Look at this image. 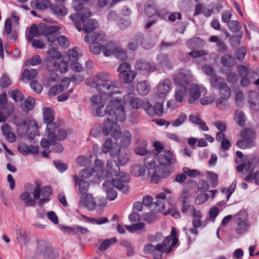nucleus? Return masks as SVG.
<instances>
[{
    "label": "nucleus",
    "mask_w": 259,
    "mask_h": 259,
    "mask_svg": "<svg viewBox=\"0 0 259 259\" xmlns=\"http://www.w3.org/2000/svg\"><path fill=\"white\" fill-rule=\"evenodd\" d=\"M105 114L107 120L102 127V133L105 136H110L117 140L121 134L120 127L117 122L123 121L125 118L124 107L119 101H111L107 105Z\"/></svg>",
    "instance_id": "obj_1"
},
{
    "label": "nucleus",
    "mask_w": 259,
    "mask_h": 259,
    "mask_svg": "<svg viewBox=\"0 0 259 259\" xmlns=\"http://www.w3.org/2000/svg\"><path fill=\"white\" fill-rule=\"evenodd\" d=\"M45 135L48 137V139L42 138L40 141V146L44 149H49L50 145H54L57 141L65 139L67 133L66 130L56 131L46 130Z\"/></svg>",
    "instance_id": "obj_2"
},
{
    "label": "nucleus",
    "mask_w": 259,
    "mask_h": 259,
    "mask_svg": "<svg viewBox=\"0 0 259 259\" xmlns=\"http://www.w3.org/2000/svg\"><path fill=\"white\" fill-rule=\"evenodd\" d=\"M77 29L80 31L82 29L81 25H83L82 30L84 32H91L97 26V21L90 17H69Z\"/></svg>",
    "instance_id": "obj_3"
},
{
    "label": "nucleus",
    "mask_w": 259,
    "mask_h": 259,
    "mask_svg": "<svg viewBox=\"0 0 259 259\" xmlns=\"http://www.w3.org/2000/svg\"><path fill=\"white\" fill-rule=\"evenodd\" d=\"M144 9L147 16H175L174 13H170L166 8L158 9L153 0H148L145 3Z\"/></svg>",
    "instance_id": "obj_4"
},
{
    "label": "nucleus",
    "mask_w": 259,
    "mask_h": 259,
    "mask_svg": "<svg viewBox=\"0 0 259 259\" xmlns=\"http://www.w3.org/2000/svg\"><path fill=\"white\" fill-rule=\"evenodd\" d=\"M54 110L50 108H46L44 109L43 119L44 122L47 124L46 130L56 131L57 130H65L61 126V121L54 122Z\"/></svg>",
    "instance_id": "obj_5"
},
{
    "label": "nucleus",
    "mask_w": 259,
    "mask_h": 259,
    "mask_svg": "<svg viewBox=\"0 0 259 259\" xmlns=\"http://www.w3.org/2000/svg\"><path fill=\"white\" fill-rule=\"evenodd\" d=\"M117 71L119 73V78L124 83L132 82L137 75L136 72L131 70V65L127 62L121 63Z\"/></svg>",
    "instance_id": "obj_6"
},
{
    "label": "nucleus",
    "mask_w": 259,
    "mask_h": 259,
    "mask_svg": "<svg viewBox=\"0 0 259 259\" xmlns=\"http://www.w3.org/2000/svg\"><path fill=\"white\" fill-rule=\"evenodd\" d=\"M36 252L37 254H43L46 259H56L60 256L57 251L53 250L52 247L47 246L44 242L39 243Z\"/></svg>",
    "instance_id": "obj_7"
},
{
    "label": "nucleus",
    "mask_w": 259,
    "mask_h": 259,
    "mask_svg": "<svg viewBox=\"0 0 259 259\" xmlns=\"http://www.w3.org/2000/svg\"><path fill=\"white\" fill-rule=\"evenodd\" d=\"M120 169L115 160L110 159L107 161V169L102 172V177L104 179L110 177H117L120 175Z\"/></svg>",
    "instance_id": "obj_8"
},
{
    "label": "nucleus",
    "mask_w": 259,
    "mask_h": 259,
    "mask_svg": "<svg viewBox=\"0 0 259 259\" xmlns=\"http://www.w3.org/2000/svg\"><path fill=\"white\" fill-rule=\"evenodd\" d=\"M170 171L167 167H156L152 174L151 181L153 183L158 184L161 179L166 178L170 175Z\"/></svg>",
    "instance_id": "obj_9"
},
{
    "label": "nucleus",
    "mask_w": 259,
    "mask_h": 259,
    "mask_svg": "<svg viewBox=\"0 0 259 259\" xmlns=\"http://www.w3.org/2000/svg\"><path fill=\"white\" fill-rule=\"evenodd\" d=\"M223 9V6L222 1L218 0L216 2H212L210 4L205 7L203 10V14L205 16H210L212 14H217Z\"/></svg>",
    "instance_id": "obj_10"
},
{
    "label": "nucleus",
    "mask_w": 259,
    "mask_h": 259,
    "mask_svg": "<svg viewBox=\"0 0 259 259\" xmlns=\"http://www.w3.org/2000/svg\"><path fill=\"white\" fill-rule=\"evenodd\" d=\"M161 247V245L155 246L151 243L147 244L144 246L143 251L146 254H151L154 259H161L162 252Z\"/></svg>",
    "instance_id": "obj_11"
},
{
    "label": "nucleus",
    "mask_w": 259,
    "mask_h": 259,
    "mask_svg": "<svg viewBox=\"0 0 259 259\" xmlns=\"http://www.w3.org/2000/svg\"><path fill=\"white\" fill-rule=\"evenodd\" d=\"M135 68L137 71L143 74L157 70L155 66H152L149 62L142 60L137 61L135 64Z\"/></svg>",
    "instance_id": "obj_12"
},
{
    "label": "nucleus",
    "mask_w": 259,
    "mask_h": 259,
    "mask_svg": "<svg viewBox=\"0 0 259 259\" xmlns=\"http://www.w3.org/2000/svg\"><path fill=\"white\" fill-rule=\"evenodd\" d=\"M171 81L169 79L166 78L160 81L156 86V93L158 96L161 98H163L165 95L169 92Z\"/></svg>",
    "instance_id": "obj_13"
},
{
    "label": "nucleus",
    "mask_w": 259,
    "mask_h": 259,
    "mask_svg": "<svg viewBox=\"0 0 259 259\" xmlns=\"http://www.w3.org/2000/svg\"><path fill=\"white\" fill-rule=\"evenodd\" d=\"M79 206L87 208L90 210L95 209L96 207V204L94 202L92 196L89 193L84 195H81L79 201Z\"/></svg>",
    "instance_id": "obj_14"
},
{
    "label": "nucleus",
    "mask_w": 259,
    "mask_h": 259,
    "mask_svg": "<svg viewBox=\"0 0 259 259\" xmlns=\"http://www.w3.org/2000/svg\"><path fill=\"white\" fill-rule=\"evenodd\" d=\"M156 65L157 70L159 68H165L170 69L172 68L171 63L168 58V56L166 54H160L156 58Z\"/></svg>",
    "instance_id": "obj_15"
},
{
    "label": "nucleus",
    "mask_w": 259,
    "mask_h": 259,
    "mask_svg": "<svg viewBox=\"0 0 259 259\" xmlns=\"http://www.w3.org/2000/svg\"><path fill=\"white\" fill-rule=\"evenodd\" d=\"M14 106L11 103L3 106H0V122H5L8 117L13 114Z\"/></svg>",
    "instance_id": "obj_16"
},
{
    "label": "nucleus",
    "mask_w": 259,
    "mask_h": 259,
    "mask_svg": "<svg viewBox=\"0 0 259 259\" xmlns=\"http://www.w3.org/2000/svg\"><path fill=\"white\" fill-rule=\"evenodd\" d=\"M241 137L243 138V140L247 148L252 147L253 145V141L255 138V133L249 129H246L242 131L241 134Z\"/></svg>",
    "instance_id": "obj_17"
},
{
    "label": "nucleus",
    "mask_w": 259,
    "mask_h": 259,
    "mask_svg": "<svg viewBox=\"0 0 259 259\" xmlns=\"http://www.w3.org/2000/svg\"><path fill=\"white\" fill-rule=\"evenodd\" d=\"M204 92H205V90L203 87H199L197 84L192 86L189 89L190 98L188 100L189 103L192 104L194 100L198 99L201 94Z\"/></svg>",
    "instance_id": "obj_18"
},
{
    "label": "nucleus",
    "mask_w": 259,
    "mask_h": 259,
    "mask_svg": "<svg viewBox=\"0 0 259 259\" xmlns=\"http://www.w3.org/2000/svg\"><path fill=\"white\" fill-rule=\"evenodd\" d=\"M92 87L96 88L98 92L102 95H107L109 96L115 93L111 90V88H112V87L110 85L108 82L97 83V84L94 85L92 84Z\"/></svg>",
    "instance_id": "obj_19"
},
{
    "label": "nucleus",
    "mask_w": 259,
    "mask_h": 259,
    "mask_svg": "<svg viewBox=\"0 0 259 259\" xmlns=\"http://www.w3.org/2000/svg\"><path fill=\"white\" fill-rule=\"evenodd\" d=\"M72 7L75 11L79 12L75 13V16H91L92 13L88 8H84L83 5L78 1H74L72 3Z\"/></svg>",
    "instance_id": "obj_20"
},
{
    "label": "nucleus",
    "mask_w": 259,
    "mask_h": 259,
    "mask_svg": "<svg viewBox=\"0 0 259 259\" xmlns=\"http://www.w3.org/2000/svg\"><path fill=\"white\" fill-rule=\"evenodd\" d=\"M103 188L106 193V197L108 200H113L117 197V193L114 189L111 182L105 181L103 184Z\"/></svg>",
    "instance_id": "obj_21"
},
{
    "label": "nucleus",
    "mask_w": 259,
    "mask_h": 259,
    "mask_svg": "<svg viewBox=\"0 0 259 259\" xmlns=\"http://www.w3.org/2000/svg\"><path fill=\"white\" fill-rule=\"evenodd\" d=\"M173 154L169 150L164 151L163 154H160L157 158V162L162 166H169L172 163Z\"/></svg>",
    "instance_id": "obj_22"
},
{
    "label": "nucleus",
    "mask_w": 259,
    "mask_h": 259,
    "mask_svg": "<svg viewBox=\"0 0 259 259\" xmlns=\"http://www.w3.org/2000/svg\"><path fill=\"white\" fill-rule=\"evenodd\" d=\"M191 76L188 73L179 72L175 77L174 80L176 85H183L186 87L191 81Z\"/></svg>",
    "instance_id": "obj_23"
},
{
    "label": "nucleus",
    "mask_w": 259,
    "mask_h": 259,
    "mask_svg": "<svg viewBox=\"0 0 259 259\" xmlns=\"http://www.w3.org/2000/svg\"><path fill=\"white\" fill-rule=\"evenodd\" d=\"M124 99L128 101L131 107L134 109H139L144 105L143 100L139 98H135L132 93L125 95Z\"/></svg>",
    "instance_id": "obj_24"
},
{
    "label": "nucleus",
    "mask_w": 259,
    "mask_h": 259,
    "mask_svg": "<svg viewBox=\"0 0 259 259\" xmlns=\"http://www.w3.org/2000/svg\"><path fill=\"white\" fill-rule=\"evenodd\" d=\"M205 44V40L200 37H194L187 41V46L191 50L202 48Z\"/></svg>",
    "instance_id": "obj_25"
},
{
    "label": "nucleus",
    "mask_w": 259,
    "mask_h": 259,
    "mask_svg": "<svg viewBox=\"0 0 259 259\" xmlns=\"http://www.w3.org/2000/svg\"><path fill=\"white\" fill-rule=\"evenodd\" d=\"M16 234L17 240L20 244L23 243L24 245H26L30 242L31 235L29 233L25 230L22 229H17L16 231Z\"/></svg>",
    "instance_id": "obj_26"
},
{
    "label": "nucleus",
    "mask_w": 259,
    "mask_h": 259,
    "mask_svg": "<svg viewBox=\"0 0 259 259\" xmlns=\"http://www.w3.org/2000/svg\"><path fill=\"white\" fill-rule=\"evenodd\" d=\"M73 181L75 185L76 186L78 185L79 186V191L81 195L88 194L87 192L88 191L89 188V183L79 179L77 176H73Z\"/></svg>",
    "instance_id": "obj_27"
},
{
    "label": "nucleus",
    "mask_w": 259,
    "mask_h": 259,
    "mask_svg": "<svg viewBox=\"0 0 259 259\" xmlns=\"http://www.w3.org/2000/svg\"><path fill=\"white\" fill-rule=\"evenodd\" d=\"M231 17H222V20L224 22L227 23V25L229 29L233 32H237L240 31L241 25L240 23L237 20H231Z\"/></svg>",
    "instance_id": "obj_28"
},
{
    "label": "nucleus",
    "mask_w": 259,
    "mask_h": 259,
    "mask_svg": "<svg viewBox=\"0 0 259 259\" xmlns=\"http://www.w3.org/2000/svg\"><path fill=\"white\" fill-rule=\"evenodd\" d=\"M132 140V135L129 131L126 130L122 132L120 136V147L126 148L131 144Z\"/></svg>",
    "instance_id": "obj_29"
},
{
    "label": "nucleus",
    "mask_w": 259,
    "mask_h": 259,
    "mask_svg": "<svg viewBox=\"0 0 259 259\" xmlns=\"http://www.w3.org/2000/svg\"><path fill=\"white\" fill-rule=\"evenodd\" d=\"M50 10L54 15L65 16L67 14V10L62 4L51 5Z\"/></svg>",
    "instance_id": "obj_30"
},
{
    "label": "nucleus",
    "mask_w": 259,
    "mask_h": 259,
    "mask_svg": "<svg viewBox=\"0 0 259 259\" xmlns=\"http://www.w3.org/2000/svg\"><path fill=\"white\" fill-rule=\"evenodd\" d=\"M187 92V87L183 85H176L175 98L176 101L181 103L184 95Z\"/></svg>",
    "instance_id": "obj_31"
},
{
    "label": "nucleus",
    "mask_w": 259,
    "mask_h": 259,
    "mask_svg": "<svg viewBox=\"0 0 259 259\" xmlns=\"http://www.w3.org/2000/svg\"><path fill=\"white\" fill-rule=\"evenodd\" d=\"M146 171V167L142 165L135 164L131 166V174L135 177L144 176Z\"/></svg>",
    "instance_id": "obj_32"
},
{
    "label": "nucleus",
    "mask_w": 259,
    "mask_h": 259,
    "mask_svg": "<svg viewBox=\"0 0 259 259\" xmlns=\"http://www.w3.org/2000/svg\"><path fill=\"white\" fill-rule=\"evenodd\" d=\"M178 235V232L176 229L174 227H172V229L170 232V234L165 237L162 243L158 244V245H161V250L162 249L163 247H166L171 241L172 242V240H174L175 238H177Z\"/></svg>",
    "instance_id": "obj_33"
},
{
    "label": "nucleus",
    "mask_w": 259,
    "mask_h": 259,
    "mask_svg": "<svg viewBox=\"0 0 259 259\" xmlns=\"http://www.w3.org/2000/svg\"><path fill=\"white\" fill-rule=\"evenodd\" d=\"M75 54H72L71 56V60H70L71 63H70V68L75 72H80L83 67L82 65L77 62V55L76 52H74Z\"/></svg>",
    "instance_id": "obj_34"
},
{
    "label": "nucleus",
    "mask_w": 259,
    "mask_h": 259,
    "mask_svg": "<svg viewBox=\"0 0 259 259\" xmlns=\"http://www.w3.org/2000/svg\"><path fill=\"white\" fill-rule=\"evenodd\" d=\"M150 86L146 81L138 82L137 85V91L140 95H145L150 91Z\"/></svg>",
    "instance_id": "obj_35"
},
{
    "label": "nucleus",
    "mask_w": 259,
    "mask_h": 259,
    "mask_svg": "<svg viewBox=\"0 0 259 259\" xmlns=\"http://www.w3.org/2000/svg\"><path fill=\"white\" fill-rule=\"evenodd\" d=\"M109 74L108 73L102 72H99L96 74V76L93 78L92 84H97L104 82H109Z\"/></svg>",
    "instance_id": "obj_36"
},
{
    "label": "nucleus",
    "mask_w": 259,
    "mask_h": 259,
    "mask_svg": "<svg viewBox=\"0 0 259 259\" xmlns=\"http://www.w3.org/2000/svg\"><path fill=\"white\" fill-rule=\"evenodd\" d=\"M152 157L148 156L145 158L144 160V166L146 167V169H148L147 176L149 177L150 175V169H153L155 166V161L154 157L155 155H151Z\"/></svg>",
    "instance_id": "obj_37"
},
{
    "label": "nucleus",
    "mask_w": 259,
    "mask_h": 259,
    "mask_svg": "<svg viewBox=\"0 0 259 259\" xmlns=\"http://www.w3.org/2000/svg\"><path fill=\"white\" fill-rule=\"evenodd\" d=\"M114 42L111 41L106 44L105 47H103V54L105 56L109 57L114 55L116 49Z\"/></svg>",
    "instance_id": "obj_38"
},
{
    "label": "nucleus",
    "mask_w": 259,
    "mask_h": 259,
    "mask_svg": "<svg viewBox=\"0 0 259 259\" xmlns=\"http://www.w3.org/2000/svg\"><path fill=\"white\" fill-rule=\"evenodd\" d=\"M141 146H139L135 149V153L139 155H151L149 150L146 149L147 142L145 140H142Z\"/></svg>",
    "instance_id": "obj_39"
},
{
    "label": "nucleus",
    "mask_w": 259,
    "mask_h": 259,
    "mask_svg": "<svg viewBox=\"0 0 259 259\" xmlns=\"http://www.w3.org/2000/svg\"><path fill=\"white\" fill-rule=\"evenodd\" d=\"M37 74V70L34 69L29 70L25 69L22 73L20 80L25 81V79L30 80L34 78Z\"/></svg>",
    "instance_id": "obj_40"
},
{
    "label": "nucleus",
    "mask_w": 259,
    "mask_h": 259,
    "mask_svg": "<svg viewBox=\"0 0 259 259\" xmlns=\"http://www.w3.org/2000/svg\"><path fill=\"white\" fill-rule=\"evenodd\" d=\"M218 90L221 97H223L225 99L230 98L231 94V90L226 82H224Z\"/></svg>",
    "instance_id": "obj_41"
},
{
    "label": "nucleus",
    "mask_w": 259,
    "mask_h": 259,
    "mask_svg": "<svg viewBox=\"0 0 259 259\" xmlns=\"http://www.w3.org/2000/svg\"><path fill=\"white\" fill-rule=\"evenodd\" d=\"M116 18L114 20L116 21L117 25L122 30L126 28L131 24L129 17H116Z\"/></svg>",
    "instance_id": "obj_42"
},
{
    "label": "nucleus",
    "mask_w": 259,
    "mask_h": 259,
    "mask_svg": "<svg viewBox=\"0 0 259 259\" xmlns=\"http://www.w3.org/2000/svg\"><path fill=\"white\" fill-rule=\"evenodd\" d=\"M46 67L49 72L58 71V62L54 58H47Z\"/></svg>",
    "instance_id": "obj_43"
},
{
    "label": "nucleus",
    "mask_w": 259,
    "mask_h": 259,
    "mask_svg": "<svg viewBox=\"0 0 259 259\" xmlns=\"http://www.w3.org/2000/svg\"><path fill=\"white\" fill-rule=\"evenodd\" d=\"M103 166L104 163L101 160L96 159L94 162V167L92 168H94L95 173L97 172L95 176H97L99 179H100V177H102V172L105 171L103 170Z\"/></svg>",
    "instance_id": "obj_44"
},
{
    "label": "nucleus",
    "mask_w": 259,
    "mask_h": 259,
    "mask_svg": "<svg viewBox=\"0 0 259 259\" xmlns=\"http://www.w3.org/2000/svg\"><path fill=\"white\" fill-rule=\"evenodd\" d=\"M144 35L143 33L141 32H137L136 33L135 36L132 38V41H135V42L139 45L141 46L145 49H149L151 48V46H146L143 42Z\"/></svg>",
    "instance_id": "obj_45"
},
{
    "label": "nucleus",
    "mask_w": 259,
    "mask_h": 259,
    "mask_svg": "<svg viewBox=\"0 0 259 259\" xmlns=\"http://www.w3.org/2000/svg\"><path fill=\"white\" fill-rule=\"evenodd\" d=\"M12 84V81L7 73H4L0 77V87L1 90L3 91L5 89L8 88Z\"/></svg>",
    "instance_id": "obj_46"
},
{
    "label": "nucleus",
    "mask_w": 259,
    "mask_h": 259,
    "mask_svg": "<svg viewBox=\"0 0 259 259\" xmlns=\"http://www.w3.org/2000/svg\"><path fill=\"white\" fill-rule=\"evenodd\" d=\"M111 183L114 187L122 190L124 193L128 191V186L125 185V182L122 181L120 179H114Z\"/></svg>",
    "instance_id": "obj_47"
},
{
    "label": "nucleus",
    "mask_w": 259,
    "mask_h": 259,
    "mask_svg": "<svg viewBox=\"0 0 259 259\" xmlns=\"http://www.w3.org/2000/svg\"><path fill=\"white\" fill-rule=\"evenodd\" d=\"M116 242L117 239L115 237L110 239H106L100 244L98 249L100 251H103L107 249L112 244H114Z\"/></svg>",
    "instance_id": "obj_48"
},
{
    "label": "nucleus",
    "mask_w": 259,
    "mask_h": 259,
    "mask_svg": "<svg viewBox=\"0 0 259 259\" xmlns=\"http://www.w3.org/2000/svg\"><path fill=\"white\" fill-rule=\"evenodd\" d=\"M58 49L57 45L55 47L50 48L47 51L49 55V57H47V58H54L55 60H60L62 57V55L58 51Z\"/></svg>",
    "instance_id": "obj_49"
},
{
    "label": "nucleus",
    "mask_w": 259,
    "mask_h": 259,
    "mask_svg": "<svg viewBox=\"0 0 259 259\" xmlns=\"http://www.w3.org/2000/svg\"><path fill=\"white\" fill-rule=\"evenodd\" d=\"M221 62L223 65L230 68L234 66L235 60L232 56L225 55L221 57Z\"/></svg>",
    "instance_id": "obj_50"
},
{
    "label": "nucleus",
    "mask_w": 259,
    "mask_h": 259,
    "mask_svg": "<svg viewBox=\"0 0 259 259\" xmlns=\"http://www.w3.org/2000/svg\"><path fill=\"white\" fill-rule=\"evenodd\" d=\"M91 52L95 55L99 54L102 51H103V45L99 42L91 43L89 47Z\"/></svg>",
    "instance_id": "obj_51"
},
{
    "label": "nucleus",
    "mask_w": 259,
    "mask_h": 259,
    "mask_svg": "<svg viewBox=\"0 0 259 259\" xmlns=\"http://www.w3.org/2000/svg\"><path fill=\"white\" fill-rule=\"evenodd\" d=\"M94 173V168L87 167L81 169L79 171V176L80 179H87L90 178Z\"/></svg>",
    "instance_id": "obj_52"
},
{
    "label": "nucleus",
    "mask_w": 259,
    "mask_h": 259,
    "mask_svg": "<svg viewBox=\"0 0 259 259\" xmlns=\"http://www.w3.org/2000/svg\"><path fill=\"white\" fill-rule=\"evenodd\" d=\"M71 60V56L68 57V60H65V58L61 61L58 63V71L59 70L61 73H66L68 70V63Z\"/></svg>",
    "instance_id": "obj_53"
},
{
    "label": "nucleus",
    "mask_w": 259,
    "mask_h": 259,
    "mask_svg": "<svg viewBox=\"0 0 259 259\" xmlns=\"http://www.w3.org/2000/svg\"><path fill=\"white\" fill-rule=\"evenodd\" d=\"M51 5L50 0H38L35 3V7L38 10H44L50 8Z\"/></svg>",
    "instance_id": "obj_54"
},
{
    "label": "nucleus",
    "mask_w": 259,
    "mask_h": 259,
    "mask_svg": "<svg viewBox=\"0 0 259 259\" xmlns=\"http://www.w3.org/2000/svg\"><path fill=\"white\" fill-rule=\"evenodd\" d=\"M164 201L157 199L155 202H153V208H151V210L155 212H162L165 209V204Z\"/></svg>",
    "instance_id": "obj_55"
},
{
    "label": "nucleus",
    "mask_w": 259,
    "mask_h": 259,
    "mask_svg": "<svg viewBox=\"0 0 259 259\" xmlns=\"http://www.w3.org/2000/svg\"><path fill=\"white\" fill-rule=\"evenodd\" d=\"M183 172L186 176L187 175L190 178H196L201 175V172L196 169H190L188 167H184L183 168Z\"/></svg>",
    "instance_id": "obj_56"
},
{
    "label": "nucleus",
    "mask_w": 259,
    "mask_h": 259,
    "mask_svg": "<svg viewBox=\"0 0 259 259\" xmlns=\"http://www.w3.org/2000/svg\"><path fill=\"white\" fill-rule=\"evenodd\" d=\"M191 0H182L179 3L178 6L182 11L188 12L191 10Z\"/></svg>",
    "instance_id": "obj_57"
},
{
    "label": "nucleus",
    "mask_w": 259,
    "mask_h": 259,
    "mask_svg": "<svg viewBox=\"0 0 259 259\" xmlns=\"http://www.w3.org/2000/svg\"><path fill=\"white\" fill-rule=\"evenodd\" d=\"M237 223V227L236 229V232L238 234H243L247 230L249 224L248 222H236Z\"/></svg>",
    "instance_id": "obj_58"
},
{
    "label": "nucleus",
    "mask_w": 259,
    "mask_h": 259,
    "mask_svg": "<svg viewBox=\"0 0 259 259\" xmlns=\"http://www.w3.org/2000/svg\"><path fill=\"white\" fill-rule=\"evenodd\" d=\"M222 78L214 75L209 78V82L211 85L215 89H219L224 83V81H221Z\"/></svg>",
    "instance_id": "obj_59"
},
{
    "label": "nucleus",
    "mask_w": 259,
    "mask_h": 259,
    "mask_svg": "<svg viewBox=\"0 0 259 259\" xmlns=\"http://www.w3.org/2000/svg\"><path fill=\"white\" fill-rule=\"evenodd\" d=\"M44 27L43 33L44 34L59 33L58 31L61 29V27L59 26H51L50 25H45Z\"/></svg>",
    "instance_id": "obj_60"
},
{
    "label": "nucleus",
    "mask_w": 259,
    "mask_h": 259,
    "mask_svg": "<svg viewBox=\"0 0 259 259\" xmlns=\"http://www.w3.org/2000/svg\"><path fill=\"white\" fill-rule=\"evenodd\" d=\"M207 54V53L204 50L195 51H192L187 54L184 59L185 61H188L189 60V57L191 56L192 58H198L203 56Z\"/></svg>",
    "instance_id": "obj_61"
},
{
    "label": "nucleus",
    "mask_w": 259,
    "mask_h": 259,
    "mask_svg": "<svg viewBox=\"0 0 259 259\" xmlns=\"http://www.w3.org/2000/svg\"><path fill=\"white\" fill-rule=\"evenodd\" d=\"M116 58L121 60H125L127 56L126 51L121 48L117 47L113 55Z\"/></svg>",
    "instance_id": "obj_62"
},
{
    "label": "nucleus",
    "mask_w": 259,
    "mask_h": 259,
    "mask_svg": "<svg viewBox=\"0 0 259 259\" xmlns=\"http://www.w3.org/2000/svg\"><path fill=\"white\" fill-rule=\"evenodd\" d=\"M207 174L209 176V181L210 186L212 188L216 187L218 185V175L213 171H208Z\"/></svg>",
    "instance_id": "obj_63"
},
{
    "label": "nucleus",
    "mask_w": 259,
    "mask_h": 259,
    "mask_svg": "<svg viewBox=\"0 0 259 259\" xmlns=\"http://www.w3.org/2000/svg\"><path fill=\"white\" fill-rule=\"evenodd\" d=\"M163 214L165 215L170 214L176 219H179L181 218V214L179 209L174 205L169 208L165 212H164Z\"/></svg>",
    "instance_id": "obj_64"
}]
</instances>
